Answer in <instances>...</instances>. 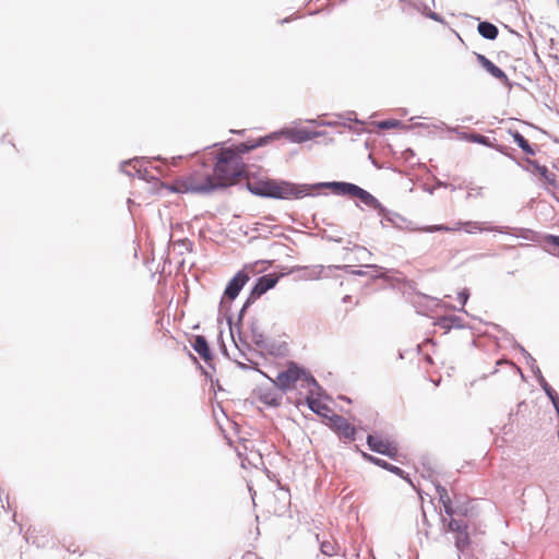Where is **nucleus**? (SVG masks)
I'll use <instances>...</instances> for the list:
<instances>
[{"mask_svg": "<svg viewBox=\"0 0 559 559\" xmlns=\"http://www.w3.org/2000/svg\"><path fill=\"white\" fill-rule=\"evenodd\" d=\"M212 155L209 164L216 189L236 185L247 176V166L236 151L221 148Z\"/></svg>", "mask_w": 559, "mask_h": 559, "instance_id": "f257e3e1", "label": "nucleus"}, {"mask_svg": "<svg viewBox=\"0 0 559 559\" xmlns=\"http://www.w3.org/2000/svg\"><path fill=\"white\" fill-rule=\"evenodd\" d=\"M170 190L177 193H210L216 190L211 165L200 163L190 173L176 178Z\"/></svg>", "mask_w": 559, "mask_h": 559, "instance_id": "f03ea898", "label": "nucleus"}, {"mask_svg": "<svg viewBox=\"0 0 559 559\" xmlns=\"http://www.w3.org/2000/svg\"><path fill=\"white\" fill-rule=\"evenodd\" d=\"M272 383L283 392L298 390L299 393L304 391L310 393L318 389L313 376L294 361L288 362L286 369L278 372Z\"/></svg>", "mask_w": 559, "mask_h": 559, "instance_id": "7ed1b4c3", "label": "nucleus"}, {"mask_svg": "<svg viewBox=\"0 0 559 559\" xmlns=\"http://www.w3.org/2000/svg\"><path fill=\"white\" fill-rule=\"evenodd\" d=\"M249 188L258 195L277 199H290L297 194L295 186L288 182H277L274 180L261 181L255 187H251V185H249Z\"/></svg>", "mask_w": 559, "mask_h": 559, "instance_id": "20e7f679", "label": "nucleus"}, {"mask_svg": "<svg viewBox=\"0 0 559 559\" xmlns=\"http://www.w3.org/2000/svg\"><path fill=\"white\" fill-rule=\"evenodd\" d=\"M424 233H436V231H444V233H456L461 230H465L468 234L473 233H484V231H492L497 230L493 227L486 226L484 223L480 222H456L453 226H447V225H429L421 227L419 229Z\"/></svg>", "mask_w": 559, "mask_h": 559, "instance_id": "39448f33", "label": "nucleus"}, {"mask_svg": "<svg viewBox=\"0 0 559 559\" xmlns=\"http://www.w3.org/2000/svg\"><path fill=\"white\" fill-rule=\"evenodd\" d=\"M445 532L454 534V544L460 552L465 551L471 546V537L468 534V525L463 520L449 519L443 520Z\"/></svg>", "mask_w": 559, "mask_h": 559, "instance_id": "423d86ee", "label": "nucleus"}, {"mask_svg": "<svg viewBox=\"0 0 559 559\" xmlns=\"http://www.w3.org/2000/svg\"><path fill=\"white\" fill-rule=\"evenodd\" d=\"M445 532L454 534V544L460 552L465 551L471 546V537L468 534V525L463 520L449 519L443 520Z\"/></svg>", "mask_w": 559, "mask_h": 559, "instance_id": "0eeeda50", "label": "nucleus"}, {"mask_svg": "<svg viewBox=\"0 0 559 559\" xmlns=\"http://www.w3.org/2000/svg\"><path fill=\"white\" fill-rule=\"evenodd\" d=\"M329 187L334 193L357 198L368 206H374L377 204V199L372 194L354 183L331 182Z\"/></svg>", "mask_w": 559, "mask_h": 559, "instance_id": "6e6552de", "label": "nucleus"}, {"mask_svg": "<svg viewBox=\"0 0 559 559\" xmlns=\"http://www.w3.org/2000/svg\"><path fill=\"white\" fill-rule=\"evenodd\" d=\"M280 135H284L290 142L294 143H302L310 141L318 136V133L314 131H310L306 128H289L282 130L281 132H275L269 135L270 139H277Z\"/></svg>", "mask_w": 559, "mask_h": 559, "instance_id": "1a4fd4ad", "label": "nucleus"}, {"mask_svg": "<svg viewBox=\"0 0 559 559\" xmlns=\"http://www.w3.org/2000/svg\"><path fill=\"white\" fill-rule=\"evenodd\" d=\"M330 427L340 436L347 441L355 439L356 428L343 416L333 415L329 418Z\"/></svg>", "mask_w": 559, "mask_h": 559, "instance_id": "9d476101", "label": "nucleus"}, {"mask_svg": "<svg viewBox=\"0 0 559 559\" xmlns=\"http://www.w3.org/2000/svg\"><path fill=\"white\" fill-rule=\"evenodd\" d=\"M367 443L372 451L389 457L393 459L397 454L396 445L389 439L382 438L380 436L369 435L367 438Z\"/></svg>", "mask_w": 559, "mask_h": 559, "instance_id": "9b49d317", "label": "nucleus"}, {"mask_svg": "<svg viewBox=\"0 0 559 559\" xmlns=\"http://www.w3.org/2000/svg\"><path fill=\"white\" fill-rule=\"evenodd\" d=\"M283 391L275 384L270 386H260L257 391L258 400L266 406L277 407L282 404Z\"/></svg>", "mask_w": 559, "mask_h": 559, "instance_id": "f8f14e48", "label": "nucleus"}, {"mask_svg": "<svg viewBox=\"0 0 559 559\" xmlns=\"http://www.w3.org/2000/svg\"><path fill=\"white\" fill-rule=\"evenodd\" d=\"M277 281H278L277 276H275L273 274H267V275H264V276H261L260 278H258L255 285L253 286V288L250 293V296H249L247 302L249 304V302L254 301L255 299L260 298L269 289L273 288L276 285Z\"/></svg>", "mask_w": 559, "mask_h": 559, "instance_id": "ddd939ff", "label": "nucleus"}, {"mask_svg": "<svg viewBox=\"0 0 559 559\" xmlns=\"http://www.w3.org/2000/svg\"><path fill=\"white\" fill-rule=\"evenodd\" d=\"M248 281L249 275L246 272H238L227 284L224 292V297L228 298L229 300H234L239 295L240 290Z\"/></svg>", "mask_w": 559, "mask_h": 559, "instance_id": "4468645a", "label": "nucleus"}, {"mask_svg": "<svg viewBox=\"0 0 559 559\" xmlns=\"http://www.w3.org/2000/svg\"><path fill=\"white\" fill-rule=\"evenodd\" d=\"M316 391H312L310 393H306V391L304 392H300L299 395L300 397H298L296 400V404H300L302 402V400H305V402L307 403L308 407L317 413L318 415H321V416H326V412L330 411V408L323 404L320 400L313 397V395L316 394Z\"/></svg>", "mask_w": 559, "mask_h": 559, "instance_id": "2eb2a0df", "label": "nucleus"}, {"mask_svg": "<svg viewBox=\"0 0 559 559\" xmlns=\"http://www.w3.org/2000/svg\"><path fill=\"white\" fill-rule=\"evenodd\" d=\"M477 60L479 64L493 78H496L506 85L509 84V79L507 74L493 62H491L488 58H486L484 55H477Z\"/></svg>", "mask_w": 559, "mask_h": 559, "instance_id": "dca6fc26", "label": "nucleus"}, {"mask_svg": "<svg viewBox=\"0 0 559 559\" xmlns=\"http://www.w3.org/2000/svg\"><path fill=\"white\" fill-rule=\"evenodd\" d=\"M191 345L205 362H210L212 360L210 346L203 335H197Z\"/></svg>", "mask_w": 559, "mask_h": 559, "instance_id": "f3484780", "label": "nucleus"}, {"mask_svg": "<svg viewBox=\"0 0 559 559\" xmlns=\"http://www.w3.org/2000/svg\"><path fill=\"white\" fill-rule=\"evenodd\" d=\"M271 140L269 136L260 138L258 141H248L243 143H239L235 145L234 147H230L233 151H236L238 153V156L241 157V154L248 153L253 148H257L261 145H264Z\"/></svg>", "mask_w": 559, "mask_h": 559, "instance_id": "a211bd4d", "label": "nucleus"}, {"mask_svg": "<svg viewBox=\"0 0 559 559\" xmlns=\"http://www.w3.org/2000/svg\"><path fill=\"white\" fill-rule=\"evenodd\" d=\"M477 29L484 38L490 40L496 39L499 33L497 26L489 22H480Z\"/></svg>", "mask_w": 559, "mask_h": 559, "instance_id": "6ab92c4d", "label": "nucleus"}, {"mask_svg": "<svg viewBox=\"0 0 559 559\" xmlns=\"http://www.w3.org/2000/svg\"><path fill=\"white\" fill-rule=\"evenodd\" d=\"M511 135L514 142L523 150L527 155H535V151L530 145L528 141L518 131H511Z\"/></svg>", "mask_w": 559, "mask_h": 559, "instance_id": "aec40b11", "label": "nucleus"}, {"mask_svg": "<svg viewBox=\"0 0 559 559\" xmlns=\"http://www.w3.org/2000/svg\"><path fill=\"white\" fill-rule=\"evenodd\" d=\"M338 546L333 538L320 540V550L323 555L332 557L338 552Z\"/></svg>", "mask_w": 559, "mask_h": 559, "instance_id": "412c9836", "label": "nucleus"}, {"mask_svg": "<svg viewBox=\"0 0 559 559\" xmlns=\"http://www.w3.org/2000/svg\"><path fill=\"white\" fill-rule=\"evenodd\" d=\"M439 326L450 330L453 326L461 328V320L456 317H443L439 319Z\"/></svg>", "mask_w": 559, "mask_h": 559, "instance_id": "4be33fe9", "label": "nucleus"}, {"mask_svg": "<svg viewBox=\"0 0 559 559\" xmlns=\"http://www.w3.org/2000/svg\"><path fill=\"white\" fill-rule=\"evenodd\" d=\"M544 389H545L547 395L549 396V399L551 400L557 413L559 414V396H558L557 392L552 388H550L548 384H546L544 386Z\"/></svg>", "mask_w": 559, "mask_h": 559, "instance_id": "5701e85b", "label": "nucleus"}, {"mask_svg": "<svg viewBox=\"0 0 559 559\" xmlns=\"http://www.w3.org/2000/svg\"><path fill=\"white\" fill-rule=\"evenodd\" d=\"M436 491H437V495H438L439 502L441 504H444L447 502L452 501L448 490L444 487L437 486Z\"/></svg>", "mask_w": 559, "mask_h": 559, "instance_id": "b1692460", "label": "nucleus"}, {"mask_svg": "<svg viewBox=\"0 0 559 559\" xmlns=\"http://www.w3.org/2000/svg\"><path fill=\"white\" fill-rule=\"evenodd\" d=\"M362 456H364L367 461H369V462H371V463H373V464H376V465H378V466H381V467H383V468H385V469H386V468H389V463H388V462H385V461H383V460H381V459H378V457L372 456V455H370V454H367V453H365V452L362 453Z\"/></svg>", "mask_w": 559, "mask_h": 559, "instance_id": "393cba45", "label": "nucleus"}, {"mask_svg": "<svg viewBox=\"0 0 559 559\" xmlns=\"http://www.w3.org/2000/svg\"><path fill=\"white\" fill-rule=\"evenodd\" d=\"M442 507H443L445 514L448 516H450V519H454V515L456 514V509L453 506V502L452 501L447 502V503L442 504Z\"/></svg>", "mask_w": 559, "mask_h": 559, "instance_id": "a878e982", "label": "nucleus"}, {"mask_svg": "<svg viewBox=\"0 0 559 559\" xmlns=\"http://www.w3.org/2000/svg\"><path fill=\"white\" fill-rule=\"evenodd\" d=\"M455 509L457 515L467 516L469 513V507L467 503L460 504Z\"/></svg>", "mask_w": 559, "mask_h": 559, "instance_id": "bb28decb", "label": "nucleus"}, {"mask_svg": "<svg viewBox=\"0 0 559 559\" xmlns=\"http://www.w3.org/2000/svg\"><path fill=\"white\" fill-rule=\"evenodd\" d=\"M397 121L395 120H386V121H382L380 122V128H384V129H388V128H392V127H395L397 126Z\"/></svg>", "mask_w": 559, "mask_h": 559, "instance_id": "cd10ccee", "label": "nucleus"}, {"mask_svg": "<svg viewBox=\"0 0 559 559\" xmlns=\"http://www.w3.org/2000/svg\"><path fill=\"white\" fill-rule=\"evenodd\" d=\"M386 469L392 472V473H394V474H396V475H399V476L403 475V471L400 467L394 466V465H392L390 463H389V468H386Z\"/></svg>", "mask_w": 559, "mask_h": 559, "instance_id": "c85d7f7f", "label": "nucleus"}, {"mask_svg": "<svg viewBox=\"0 0 559 559\" xmlns=\"http://www.w3.org/2000/svg\"><path fill=\"white\" fill-rule=\"evenodd\" d=\"M467 298H468V293H467V290H465V289H464L463 292L459 293V299H460V301L462 302V305H465V304H466Z\"/></svg>", "mask_w": 559, "mask_h": 559, "instance_id": "c756f323", "label": "nucleus"}, {"mask_svg": "<svg viewBox=\"0 0 559 559\" xmlns=\"http://www.w3.org/2000/svg\"><path fill=\"white\" fill-rule=\"evenodd\" d=\"M549 241L559 247V236H550Z\"/></svg>", "mask_w": 559, "mask_h": 559, "instance_id": "7c9ffc66", "label": "nucleus"}, {"mask_svg": "<svg viewBox=\"0 0 559 559\" xmlns=\"http://www.w3.org/2000/svg\"><path fill=\"white\" fill-rule=\"evenodd\" d=\"M171 165H174V166L177 165V158L173 157Z\"/></svg>", "mask_w": 559, "mask_h": 559, "instance_id": "2f4dec72", "label": "nucleus"}, {"mask_svg": "<svg viewBox=\"0 0 559 559\" xmlns=\"http://www.w3.org/2000/svg\"><path fill=\"white\" fill-rule=\"evenodd\" d=\"M262 376H263V377H266V379H270L271 381L273 380V379H271V378H270V376H266V373H265V372H262Z\"/></svg>", "mask_w": 559, "mask_h": 559, "instance_id": "473e14b6", "label": "nucleus"}, {"mask_svg": "<svg viewBox=\"0 0 559 559\" xmlns=\"http://www.w3.org/2000/svg\"><path fill=\"white\" fill-rule=\"evenodd\" d=\"M262 376H263V377H266V379H270L271 381L273 380V379H271V378H270V376H266V373H265V372H262Z\"/></svg>", "mask_w": 559, "mask_h": 559, "instance_id": "72a5a7b5", "label": "nucleus"}, {"mask_svg": "<svg viewBox=\"0 0 559 559\" xmlns=\"http://www.w3.org/2000/svg\"><path fill=\"white\" fill-rule=\"evenodd\" d=\"M262 376H263V377H266V379H270L271 381L273 380V379H271V378H270V376H266V373H265V372H262Z\"/></svg>", "mask_w": 559, "mask_h": 559, "instance_id": "f704fd0d", "label": "nucleus"}]
</instances>
